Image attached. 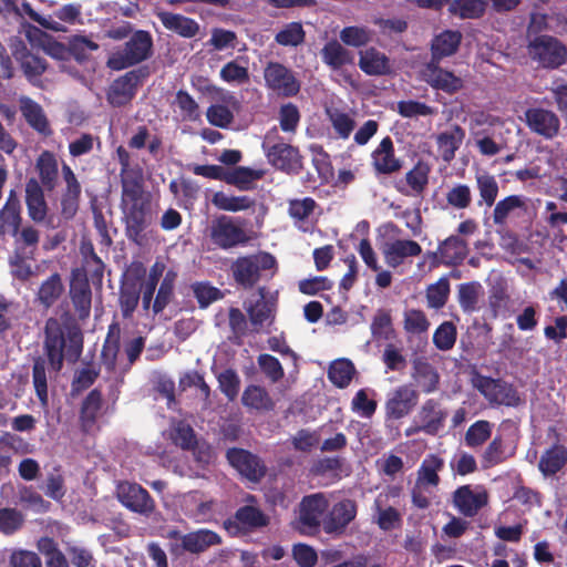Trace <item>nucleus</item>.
I'll use <instances>...</instances> for the list:
<instances>
[{"instance_id":"obj_62","label":"nucleus","mask_w":567,"mask_h":567,"mask_svg":"<svg viewBox=\"0 0 567 567\" xmlns=\"http://www.w3.org/2000/svg\"><path fill=\"white\" fill-rule=\"evenodd\" d=\"M278 120L284 133L296 134L301 120L298 106L291 102L282 104L279 107Z\"/></svg>"},{"instance_id":"obj_6","label":"nucleus","mask_w":567,"mask_h":567,"mask_svg":"<svg viewBox=\"0 0 567 567\" xmlns=\"http://www.w3.org/2000/svg\"><path fill=\"white\" fill-rule=\"evenodd\" d=\"M8 47L28 82L33 86L41 87V78L49 68L48 61L33 53L20 37H10Z\"/></svg>"},{"instance_id":"obj_27","label":"nucleus","mask_w":567,"mask_h":567,"mask_svg":"<svg viewBox=\"0 0 567 567\" xmlns=\"http://www.w3.org/2000/svg\"><path fill=\"white\" fill-rule=\"evenodd\" d=\"M25 205L29 217L35 223H42L48 214V204L44 192L35 178L25 183Z\"/></svg>"},{"instance_id":"obj_28","label":"nucleus","mask_w":567,"mask_h":567,"mask_svg":"<svg viewBox=\"0 0 567 567\" xmlns=\"http://www.w3.org/2000/svg\"><path fill=\"white\" fill-rule=\"evenodd\" d=\"M157 18L166 30L175 32L182 38H194L200 29L196 20L179 13L162 11L157 13Z\"/></svg>"},{"instance_id":"obj_13","label":"nucleus","mask_w":567,"mask_h":567,"mask_svg":"<svg viewBox=\"0 0 567 567\" xmlns=\"http://www.w3.org/2000/svg\"><path fill=\"white\" fill-rule=\"evenodd\" d=\"M268 163L288 175H299L303 169V156L298 147L279 142L266 150Z\"/></svg>"},{"instance_id":"obj_26","label":"nucleus","mask_w":567,"mask_h":567,"mask_svg":"<svg viewBox=\"0 0 567 567\" xmlns=\"http://www.w3.org/2000/svg\"><path fill=\"white\" fill-rule=\"evenodd\" d=\"M446 416L447 412L434 399L426 400L417 412L423 432L429 435H436L444 427Z\"/></svg>"},{"instance_id":"obj_7","label":"nucleus","mask_w":567,"mask_h":567,"mask_svg":"<svg viewBox=\"0 0 567 567\" xmlns=\"http://www.w3.org/2000/svg\"><path fill=\"white\" fill-rule=\"evenodd\" d=\"M476 388L493 408H518L524 403L516 386L503 379L482 377Z\"/></svg>"},{"instance_id":"obj_60","label":"nucleus","mask_w":567,"mask_h":567,"mask_svg":"<svg viewBox=\"0 0 567 567\" xmlns=\"http://www.w3.org/2000/svg\"><path fill=\"white\" fill-rule=\"evenodd\" d=\"M306 32L300 22H289L276 33L275 41L282 47H298L303 43Z\"/></svg>"},{"instance_id":"obj_41","label":"nucleus","mask_w":567,"mask_h":567,"mask_svg":"<svg viewBox=\"0 0 567 567\" xmlns=\"http://www.w3.org/2000/svg\"><path fill=\"white\" fill-rule=\"evenodd\" d=\"M41 184L49 190L56 186L59 167L55 155L50 151H43L35 164Z\"/></svg>"},{"instance_id":"obj_56","label":"nucleus","mask_w":567,"mask_h":567,"mask_svg":"<svg viewBox=\"0 0 567 567\" xmlns=\"http://www.w3.org/2000/svg\"><path fill=\"white\" fill-rule=\"evenodd\" d=\"M327 115L337 136L341 140H348L355 127L354 118L338 109L328 110Z\"/></svg>"},{"instance_id":"obj_12","label":"nucleus","mask_w":567,"mask_h":567,"mask_svg":"<svg viewBox=\"0 0 567 567\" xmlns=\"http://www.w3.org/2000/svg\"><path fill=\"white\" fill-rule=\"evenodd\" d=\"M116 494L120 503L131 512L148 517L155 511V501L147 489L137 483H118Z\"/></svg>"},{"instance_id":"obj_49","label":"nucleus","mask_w":567,"mask_h":567,"mask_svg":"<svg viewBox=\"0 0 567 567\" xmlns=\"http://www.w3.org/2000/svg\"><path fill=\"white\" fill-rule=\"evenodd\" d=\"M142 295V285L135 281H126L121 286L118 303L124 319H130L138 306Z\"/></svg>"},{"instance_id":"obj_61","label":"nucleus","mask_w":567,"mask_h":567,"mask_svg":"<svg viewBox=\"0 0 567 567\" xmlns=\"http://www.w3.org/2000/svg\"><path fill=\"white\" fill-rule=\"evenodd\" d=\"M485 7L483 0H454L450 11L461 19H477L484 14Z\"/></svg>"},{"instance_id":"obj_14","label":"nucleus","mask_w":567,"mask_h":567,"mask_svg":"<svg viewBox=\"0 0 567 567\" xmlns=\"http://www.w3.org/2000/svg\"><path fill=\"white\" fill-rule=\"evenodd\" d=\"M328 507V499L321 493L305 496L300 503L299 514L301 533L306 535H316L320 528L321 517Z\"/></svg>"},{"instance_id":"obj_25","label":"nucleus","mask_w":567,"mask_h":567,"mask_svg":"<svg viewBox=\"0 0 567 567\" xmlns=\"http://www.w3.org/2000/svg\"><path fill=\"white\" fill-rule=\"evenodd\" d=\"M463 35L458 30H444L434 35L431 41V59L429 62L441 63L445 58L454 55L462 42Z\"/></svg>"},{"instance_id":"obj_4","label":"nucleus","mask_w":567,"mask_h":567,"mask_svg":"<svg viewBox=\"0 0 567 567\" xmlns=\"http://www.w3.org/2000/svg\"><path fill=\"white\" fill-rule=\"evenodd\" d=\"M526 54L537 69L557 70L567 62V45L554 35L526 42Z\"/></svg>"},{"instance_id":"obj_34","label":"nucleus","mask_w":567,"mask_h":567,"mask_svg":"<svg viewBox=\"0 0 567 567\" xmlns=\"http://www.w3.org/2000/svg\"><path fill=\"white\" fill-rule=\"evenodd\" d=\"M441 262L444 266H460L468 254L467 243L460 236L452 235L440 243Z\"/></svg>"},{"instance_id":"obj_31","label":"nucleus","mask_w":567,"mask_h":567,"mask_svg":"<svg viewBox=\"0 0 567 567\" xmlns=\"http://www.w3.org/2000/svg\"><path fill=\"white\" fill-rule=\"evenodd\" d=\"M185 551L200 554L212 546L220 545L221 537L214 530L202 528L179 536Z\"/></svg>"},{"instance_id":"obj_52","label":"nucleus","mask_w":567,"mask_h":567,"mask_svg":"<svg viewBox=\"0 0 567 567\" xmlns=\"http://www.w3.org/2000/svg\"><path fill=\"white\" fill-rule=\"evenodd\" d=\"M355 373L353 363L348 359L334 361L328 370V379L337 388H347Z\"/></svg>"},{"instance_id":"obj_53","label":"nucleus","mask_w":567,"mask_h":567,"mask_svg":"<svg viewBox=\"0 0 567 567\" xmlns=\"http://www.w3.org/2000/svg\"><path fill=\"white\" fill-rule=\"evenodd\" d=\"M13 236L16 237V252L33 257L40 241L39 230L33 226H25L21 229L19 228L18 235Z\"/></svg>"},{"instance_id":"obj_44","label":"nucleus","mask_w":567,"mask_h":567,"mask_svg":"<svg viewBox=\"0 0 567 567\" xmlns=\"http://www.w3.org/2000/svg\"><path fill=\"white\" fill-rule=\"evenodd\" d=\"M370 330L374 341H388L393 339L395 330L391 311L384 308L378 309L372 317Z\"/></svg>"},{"instance_id":"obj_40","label":"nucleus","mask_w":567,"mask_h":567,"mask_svg":"<svg viewBox=\"0 0 567 567\" xmlns=\"http://www.w3.org/2000/svg\"><path fill=\"white\" fill-rule=\"evenodd\" d=\"M70 297L81 320L89 318L92 303V290L87 280H76L70 286Z\"/></svg>"},{"instance_id":"obj_10","label":"nucleus","mask_w":567,"mask_h":567,"mask_svg":"<svg viewBox=\"0 0 567 567\" xmlns=\"http://www.w3.org/2000/svg\"><path fill=\"white\" fill-rule=\"evenodd\" d=\"M265 85L278 96L293 97L300 91V82L292 70L280 62L269 61L264 69Z\"/></svg>"},{"instance_id":"obj_38","label":"nucleus","mask_w":567,"mask_h":567,"mask_svg":"<svg viewBox=\"0 0 567 567\" xmlns=\"http://www.w3.org/2000/svg\"><path fill=\"white\" fill-rule=\"evenodd\" d=\"M64 285L59 272H53L40 285L37 301L44 308H51L63 295Z\"/></svg>"},{"instance_id":"obj_64","label":"nucleus","mask_w":567,"mask_h":567,"mask_svg":"<svg viewBox=\"0 0 567 567\" xmlns=\"http://www.w3.org/2000/svg\"><path fill=\"white\" fill-rule=\"evenodd\" d=\"M446 203L454 209H466L472 204V190L466 184H454L445 194Z\"/></svg>"},{"instance_id":"obj_15","label":"nucleus","mask_w":567,"mask_h":567,"mask_svg":"<svg viewBox=\"0 0 567 567\" xmlns=\"http://www.w3.org/2000/svg\"><path fill=\"white\" fill-rule=\"evenodd\" d=\"M421 78L432 89L453 95L464 86L463 80L452 71L441 68L440 63L427 62L421 70Z\"/></svg>"},{"instance_id":"obj_1","label":"nucleus","mask_w":567,"mask_h":567,"mask_svg":"<svg viewBox=\"0 0 567 567\" xmlns=\"http://www.w3.org/2000/svg\"><path fill=\"white\" fill-rule=\"evenodd\" d=\"M83 332L78 320L69 312L45 320L43 330V353L49 369L55 373L64 361L75 363L83 352Z\"/></svg>"},{"instance_id":"obj_42","label":"nucleus","mask_w":567,"mask_h":567,"mask_svg":"<svg viewBox=\"0 0 567 567\" xmlns=\"http://www.w3.org/2000/svg\"><path fill=\"white\" fill-rule=\"evenodd\" d=\"M176 279V271L169 269L165 272L159 284L156 297L151 302V308L154 315L161 313L174 299Z\"/></svg>"},{"instance_id":"obj_24","label":"nucleus","mask_w":567,"mask_h":567,"mask_svg":"<svg viewBox=\"0 0 567 567\" xmlns=\"http://www.w3.org/2000/svg\"><path fill=\"white\" fill-rule=\"evenodd\" d=\"M421 252V245L412 239H395L382 246L385 264L391 268L401 266L406 258L417 257Z\"/></svg>"},{"instance_id":"obj_35","label":"nucleus","mask_w":567,"mask_h":567,"mask_svg":"<svg viewBox=\"0 0 567 567\" xmlns=\"http://www.w3.org/2000/svg\"><path fill=\"white\" fill-rule=\"evenodd\" d=\"M412 378L424 393L435 392L439 388L440 374L425 358L413 360Z\"/></svg>"},{"instance_id":"obj_11","label":"nucleus","mask_w":567,"mask_h":567,"mask_svg":"<svg viewBox=\"0 0 567 567\" xmlns=\"http://www.w3.org/2000/svg\"><path fill=\"white\" fill-rule=\"evenodd\" d=\"M210 239L214 245L225 250L246 245L249 241L245 229L227 215H221L212 223Z\"/></svg>"},{"instance_id":"obj_54","label":"nucleus","mask_w":567,"mask_h":567,"mask_svg":"<svg viewBox=\"0 0 567 567\" xmlns=\"http://www.w3.org/2000/svg\"><path fill=\"white\" fill-rule=\"evenodd\" d=\"M451 286L447 277H441L436 282L426 288V302L431 309L443 308L450 297Z\"/></svg>"},{"instance_id":"obj_9","label":"nucleus","mask_w":567,"mask_h":567,"mask_svg":"<svg viewBox=\"0 0 567 567\" xmlns=\"http://www.w3.org/2000/svg\"><path fill=\"white\" fill-rule=\"evenodd\" d=\"M150 75L147 66L131 70L121 75L110 85L107 101L112 106H123L130 103L136 95L138 86Z\"/></svg>"},{"instance_id":"obj_18","label":"nucleus","mask_w":567,"mask_h":567,"mask_svg":"<svg viewBox=\"0 0 567 567\" xmlns=\"http://www.w3.org/2000/svg\"><path fill=\"white\" fill-rule=\"evenodd\" d=\"M62 176L65 187L61 195V215L65 219H72L80 207L82 187L74 172L68 164L62 165Z\"/></svg>"},{"instance_id":"obj_55","label":"nucleus","mask_w":567,"mask_h":567,"mask_svg":"<svg viewBox=\"0 0 567 567\" xmlns=\"http://www.w3.org/2000/svg\"><path fill=\"white\" fill-rule=\"evenodd\" d=\"M47 364V358L38 357L34 359L32 367L33 386L35 390L37 398L39 399L42 405L48 404V379L45 369Z\"/></svg>"},{"instance_id":"obj_63","label":"nucleus","mask_w":567,"mask_h":567,"mask_svg":"<svg viewBox=\"0 0 567 567\" xmlns=\"http://www.w3.org/2000/svg\"><path fill=\"white\" fill-rule=\"evenodd\" d=\"M192 290L200 309H206L213 302L224 298V292L219 288L206 281L193 284Z\"/></svg>"},{"instance_id":"obj_17","label":"nucleus","mask_w":567,"mask_h":567,"mask_svg":"<svg viewBox=\"0 0 567 567\" xmlns=\"http://www.w3.org/2000/svg\"><path fill=\"white\" fill-rule=\"evenodd\" d=\"M488 493L482 486L473 491L471 485H462L452 495L454 507L465 517L476 516L488 504Z\"/></svg>"},{"instance_id":"obj_8","label":"nucleus","mask_w":567,"mask_h":567,"mask_svg":"<svg viewBox=\"0 0 567 567\" xmlns=\"http://www.w3.org/2000/svg\"><path fill=\"white\" fill-rule=\"evenodd\" d=\"M269 523L270 517L259 507L244 505L237 508L233 516L224 520L223 527L229 536L238 537L267 527Z\"/></svg>"},{"instance_id":"obj_48","label":"nucleus","mask_w":567,"mask_h":567,"mask_svg":"<svg viewBox=\"0 0 567 567\" xmlns=\"http://www.w3.org/2000/svg\"><path fill=\"white\" fill-rule=\"evenodd\" d=\"M212 204L220 210L237 213L255 207L256 200L246 195L230 196L224 192H216L212 197Z\"/></svg>"},{"instance_id":"obj_45","label":"nucleus","mask_w":567,"mask_h":567,"mask_svg":"<svg viewBox=\"0 0 567 567\" xmlns=\"http://www.w3.org/2000/svg\"><path fill=\"white\" fill-rule=\"evenodd\" d=\"M483 286L478 281H468L458 285L457 300L465 313H473L478 310V301L483 296Z\"/></svg>"},{"instance_id":"obj_59","label":"nucleus","mask_w":567,"mask_h":567,"mask_svg":"<svg viewBox=\"0 0 567 567\" xmlns=\"http://www.w3.org/2000/svg\"><path fill=\"white\" fill-rule=\"evenodd\" d=\"M525 207V199L520 195H509L495 204L493 210V221L502 226L506 223L509 214L517 208Z\"/></svg>"},{"instance_id":"obj_37","label":"nucleus","mask_w":567,"mask_h":567,"mask_svg":"<svg viewBox=\"0 0 567 567\" xmlns=\"http://www.w3.org/2000/svg\"><path fill=\"white\" fill-rule=\"evenodd\" d=\"M264 172L247 166H236L233 169H226L225 183L235 186L240 192L255 189V183L261 179Z\"/></svg>"},{"instance_id":"obj_58","label":"nucleus","mask_w":567,"mask_h":567,"mask_svg":"<svg viewBox=\"0 0 567 567\" xmlns=\"http://www.w3.org/2000/svg\"><path fill=\"white\" fill-rule=\"evenodd\" d=\"M230 334L227 337L233 344L240 346L247 332V320L239 308L231 307L228 311Z\"/></svg>"},{"instance_id":"obj_16","label":"nucleus","mask_w":567,"mask_h":567,"mask_svg":"<svg viewBox=\"0 0 567 567\" xmlns=\"http://www.w3.org/2000/svg\"><path fill=\"white\" fill-rule=\"evenodd\" d=\"M226 456L229 464L251 482H259L266 475L264 461L247 450L233 447L227 451Z\"/></svg>"},{"instance_id":"obj_23","label":"nucleus","mask_w":567,"mask_h":567,"mask_svg":"<svg viewBox=\"0 0 567 567\" xmlns=\"http://www.w3.org/2000/svg\"><path fill=\"white\" fill-rule=\"evenodd\" d=\"M431 167L426 162L417 161L405 174V182L395 184L396 190L405 196H421L427 187Z\"/></svg>"},{"instance_id":"obj_20","label":"nucleus","mask_w":567,"mask_h":567,"mask_svg":"<svg viewBox=\"0 0 567 567\" xmlns=\"http://www.w3.org/2000/svg\"><path fill=\"white\" fill-rule=\"evenodd\" d=\"M525 120L530 131L546 140L554 138L559 132L560 120L553 111L532 107L526 110Z\"/></svg>"},{"instance_id":"obj_33","label":"nucleus","mask_w":567,"mask_h":567,"mask_svg":"<svg viewBox=\"0 0 567 567\" xmlns=\"http://www.w3.org/2000/svg\"><path fill=\"white\" fill-rule=\"evenodd\" d=\"M465 138V131L457 124H454L436 136V145L444 162L451 163L455 158L457 150Z\"/></svg>"},{"instance_id":"obj_39","label":"nucleus","mask_w":567,"mask_h":567,"mask_svg":"<svg viewBox=\"0 0 567 567\" xmlns=\"http://www.w3.org/2000/svg\"><path fill=\"white\" fill-rule=\"evenodd\" d=\"M567 463V449L561 444H554L540 456L538 468L545 476H553L564 468Z\"/></svg>"},{"instance_id":"obj_2","label":"nucleus","mask_w":567,"mask_h":567,"mask_svg":"<svg viewBox=\"0 0 567 567\" xmlns=\"http://www.w3.org/2000/svg\"><path fill=\"white\" fill-rule=\"evenodd\" d=\"M143 185L137 179H122V209L127 239L138 246L145 240L144 231L151 224L150 200L144 198Z\"/></svg>"},{"instance_id":"obj_43","label":"nucleus","mask_w":567,"mask_h":567,"mask_svg":"<svg viewBox=\"0 0 567 567\" xmlns=\"http://www.w3.org/2000/svg\"><path fill=\"white\" fill-rule=\"evenodd\" d=\"M243 404L256 411H271L275 409V402L268 391L260 385H248L241 395Z\"/></svg>"},{"instance_id":"obj_3","label":"nucleus","mask_w":567,"mask_h":567,"mask_svg":"<svg viewBox=\"0 0 567 567\" xmlns=\"http://www.w3.org/2000/svg\"><path fill=\"white\" fill-rule=\"evenodd\" d=\"M153 53L152 34L146 30H136L122 48L114 50L109 55L106 66L113 71H122L147 61Z\"/></svg>"},{"instance_id":"obj_30","label":"nucleus","mask_w":567,"mask_h":567,"mask_svg":"<svg viewBox=\"0 0 567 567\" xmlns=\"http://www.w3.org/2000/svg\"><path fill=\"white\" fill-rule=\"evenodd\" d=\"M19 107L23 118L30 127L43 135L51 134L47 115L38 102L33 101L29 96H21L19 99Z\"/></svg>"},{"instance_id":"obj_50","label":"nucleus","mask_w":567,"mask_h":567,"mask_svg":"<svg viewBox=\"0 0 567 567\" xmlns=\"http://www.w3.org/2000/svg\"><path fill=\"white\" fill-rule=\"evenodd\" d=\"M340 42L352 48H362L373 38V31L363 25L344 27L339 33Z\"/></svg>"},{"instance_id":"obj_57","label":"nucleus","mask_w":567,"mask_h":567,"mask_svg":"<svg viewBox=\"0 0 567 567\" xmlns=\"http://www.w3.org/2000/svg\"><path fill=\"white\" fill-rule=\"evenodd\" d=\"M493 431V424L486 420H478L470 425L465 433V444L468 447L475 449L482 446L489 440Z\"/></svg>"},{"instance_id":"obj_47","label":"nucleus","mask_w":567,"mask_h":567,"mask_svg":"<svg viewBox=\"0 0 567 567\" xmlns=\"http://www.w3.org/2000/svg\"><path fill=\"white\" fill-rule=\"evenodd\" d=\"M476 188L480 193L477 205L492 207L498 196V183L496 177L487 172H480L475 175Z\"/></svg>"},{"instance_id":"obj_32","label":"nucleus","mask_w":567,"mask_h":567,"mask_svg":"<svg viewBox=\"0 0 567 567\" xmlns=\"http://www.w3.org/2000/svg\"><path fill=\"white\" fill-rule=\"evenodd\" d=\"M102 405L103 394L99 389L91 390L83 399L80 409V425L84 433L91 432L95 426Z\"/></svg>"},{"instance_id":"obj_19","label":"nucleus","mask_w":567,"mask_h":567,"mask_svg":"<svg viewBox=\"0 0 567 567\" xmlns=\"http://www.w3.org/2000/svg\"><path fill=\"white\" fill-rule=\"evenodd\" d=\"M357 516V504L352 499H342L336 503L322 520L323 530L327 534L341 535L347 526Z\"/></svg>"},{"instance_id":"obj_22","label":"nucleus","mask_w":567,"mask_h":567,"mask_svg":"<svg viewBox=\"0 0 567 567\" xmlns=\"http://www.w3.org/2000/svg\"><path fill=\"white\" fill-rule=\"evenodd\" d=\"M417 392L408 386H399L385 403V415L388 419L400 420L410 414L417 404Z\"/></svg>"},{"instance_id":"obj_21","label":"nucleus","mask_w":567,"mask_h":567,"mask_svg":"<svg viewBox=\"0 0 567 567\" xmlns=\"http://www.w3.org/2000/svg\"><path fill=\"white\" fill-rule=\"evenodd\" d=\"M372 166L378 175H391L398 173L402 166V159L395 156L394 144L390 136L381 140L371 154Z\"/></svg>"},{"instance_id":"obj_46","label":"nucleus","mask_w":567,"mask_h":567,"mask_svg":"<svg viewBox=\"0 0 567 567\" xmlns=\"http://www.w3.org/2000/svg\"><path fill=\"white\" fill-rule=\"evenodd\" d=\"M444 467V461L436 454L427 455L417 470V484L436 487L440 484L439 472Z\"/></svg>"},{"instance_id":"obj_36","label":"nucleus","mask_w":567,"mask_h":567,"mask_svg":"<svg viewBox=\"0 0 567 567\" xmlns=\"http://www.w3.org/2000/svg\"><path fill=\"white\" fill-rule=\"evenodd\" d=\"M359 68L367 75L380 76L391 73L389 58L375 48H369L360 52Z\"/></svg>"},{"instance_id":"obj_51","label":"nucleus","mask_w":567,"mask_h":567,"mask_svg":"<svg viewBox=\"0 0 567 567\" xmlns=\"http://www.w3.org/2000/svg\"><path fill=\"white\" fill-rule=\"evenodd\" d=\"M165 270L163 262L156 261L150 268L148 275L144 282H142V306L145 311L151 309V302L153 300L156 287L161 280Z\"/></svg>"},{"instance_id":"obj_5","label":"nucleus","mask_w":567,"mask_h":567,"mask_svg":"<svg viewBox=\"0 0 567 567\" xmlns=\"http://www.w3.org/2000/svg\"><path fill=\"white\" fill-rule=\"evenodd\" d=\"M277 267L276 258L269 252H259L238 257L230 267L235 282L245 289H251L260 279L262 270Z\"/></svg>"},{"instance_id":"obj_29","label":"nucleus","mask_w":567,"mask_h":567,"mask_svg":"<svg viewBox=\"0 0 567 567\" xmlns=\"http://www.w3.org/2000/svg\"><path fill=\"white\" fill-rule=\"evenodd\" d=\"M322 62L333 71L354 64L353 53L336 39L328 41L320 50Z\"/></svg>"}]
</instances>
